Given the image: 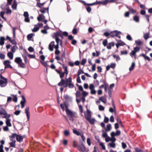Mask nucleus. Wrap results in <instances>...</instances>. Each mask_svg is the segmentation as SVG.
Masks as SVG:
<instances>
[{
	"label": "nucleus",
	"mask_w": 152,
	"mask_h": 152,
	"mask_svg": "<svg viewBox=\"0 0 152 152\" xmlns=\"http://www.w3.org/2000/svg\"><path fill=\"white\" fill-rule=\"evenodd\" d=\"M134 20L136 22H139V18L137 16L135 15L133 17Z\"/></svg>",
	"instance_id": "nucleus-32"
},
{
	"label": "nucleus",
	"mask_w": 152,
	"mask_h": 152,
	"mask_svg": "<svg viewBox=\"0 0 152 152\" xmlns=\"http://www.w3.org/2000/svg\"><path fill=\"white\" fill-rule=\"evenodd\" d=\"M99 145L100 146L102 147V148L104 150L105 149V147L104 145V144L103 142H100L99 143Z\"/></svg>",
	"instance_id": "nucleus-42"
},
{
	"label": "nucleus",
	"mask_w": 152,
	"mask_h": 152,
	"mask_svg": "<svg viewBox=\"0 0 152 152\" xmlns=\"http://www.w3.org/2000/svg\"><path fill=\"white\" fill-rule=\"evenodd\" d=\"M65 83V81L63 79H62L61 81L58 84V85L60 86L64 85Z\"/></svg>",
	"instance_id": "nucleus-30"
},
{
	"label": "nucleus",
	"mask_w": 152,
	"mask_h": 152,
	"mask_svg": "<svg viewBox=\"0 0 152 152\" xmlns=\"http://www.w3.org/2000/svg\"><path fill=\"white\" fill-rule=\"evenodd\" d=\"M17 3L15 1H14L13 3V4L12 5V8L13 9H14V10H16V8H17Z\"/></svg>",
	"instance_id": "nucleus-34"
},
{
	"label": "nucleus",
	"mask_w": 152,
	"mask_h": 152,
	"mask_svg": "<svg viewBox=\"0 0 152 152\" xmlns=\"http://www.w3.org/2000/svg\"><path fill=\"white\" fill-rule=\"evenodd\" d=\"M33 36V34H28L27 37L28 39L29 40H30L31 39L32 37Z\"/></svg>",
	"instance_id": "nucleus-43"
},
{
	"label": "nucleus",
	"mask_w": 152,
	"mask_h": 152,
	"mask_svg": "<svg viewBox=\"0 0 152 152\" xmlns=\"http://www.w3.org/2000/svg\"><path fill=\"white\" fill-rule=\"evenodd\" d=\"M11 95L13 97V100L15 102H17L18 100V98L17 97V96L15 95L11 94Z\"/></svg>",
	"instance_id": "nucleus-38"
},
{
	"label": "nucleus",
	"mask_w": 152,
	"mask_h": 152,
	"mask_svg": "<svg viewBox=\"0 0 152 152\" xmlns=\"http://www.w3.org/2000/svg\"><path fill=\"white\" fill-rule=\"evenodd\" d=\"M91 124H94L95 122L96 121V120L95 118H90L87 120Z\"/></svg>",
	"instance_id": "nucleus-21"
},
{
	"label": "nucleus",
	"mask_w": 152,
	"mask_h": 152,
	"mask_svg": "<svg viewBox=\"0 0 152 152\" xmlns=\"http://www.w3.org/2000/svg\"><path fill=\"white\" fill-rule=\"evenodd\" d=\"M99 100L104 104H105L106 102V98L104 96L100 97L99 98Z\"/></svg>",
	"instance_id": "nucleus-29"
},
{
	"label": "nucleus",
	"mask_w": 152,
	"mask_h": 152,
	"mask_svg": "<svg viewBox=\"0 0 152 152\" xmlns=\"http://www.w3.org/2000/svg\"><path fill=\"white\" fill-rule=\"evenodd\" d=\"M107 39H105L103 40L102 42V44L105 47L107 45Z\"/></svg>",
	"instance_id": "nucleus-58"
},
{
	"label": "nucleus",
	"mask_w": 152,
	"mask_h": 152,
	"mask_svg": "<svg viewBox=\"0 0 152 152\" xmlns=\"http://www.w3.org/2000/svg\"><path fill=\"white\" fill-rule=\"evenodd\" d=\"M112 129L111 125L110 124H108L106 126V127H105V129L106 132H109Z\"/></svg>",
	"instance_id": "nucleus-19"
},
{
	"label": "nucleus",
	"mask_w": 152,
	"mask_h": 152,
	"mask_svg": "<svg viewBox=\"0 0 152 152\" xmlns=\"http://www.w3.org/2000/svg\"><path fill=\"white\" fill-rule=\"evenodd\" d=\"M114 43L113 42L109 43L107 44V48L108 49H111V46H114Z\"/></svg>",
	"instance_id": "nucleus-22"
},
{
	"label": "nucleus",
	"mask_w": 152,
	"mask_h": 152,
	"mask_svg": "<svg viewBox=\"0 0 152 152\" xmlns=\"http://www.w3.org/2000/svg\"><path fill=\"white\" fill-rule=\"evenodd\" d=\"M105 141L106 142H109V141H114V140H113V139L112 137H111L110 138L109 136H108L105 138Z\"/></svg>",
	"instance_id": "nucleus-28"
},
{
	"label": "nucleus",
	"mask_w": 152,
	"mask_h": 152,
	"mask_svg": "<svg viewBox=\"0 0 152 152\" xmlns=\"http://www.w3.org/2000/svg\"><path fill=\"white\" fill-rule=\"evenodd\" d=\"M11 63L10 61L8 60H5L4 62V64L5 66V69L7 68H10L11 69H12V67L10 65Z\"/></svg>",
	"instance_id": "nucleus-9"
},
{
	"label": "nucleus",
	"mask_w": 152,
	"mask_h": 152,
	"mask_svg": "<svg viewBox=\"0 0 152 152\" xmlns=\"http://www.w3.org/2000/svg\"><path fill=\"white\" fill-rule=\"evenodd\" d=\"M15 142H12L10 143V146L13 147H15Z\"/></svg>",
	"instance_id": "nucleus-55"
},
{
	"label": "nucleus",
	"mask_w": 152,
	"mask_h": 152,
	"mask_svg": "<svg viewBox=\"0 0 152 152\" xmlns=\"http://www.w3.org/2000/svg\"><path fill=\"white\" fill-rule=\"evenodd\" d=\"M135 66V64L134 62H132L131 66L129 67V70L130 71H131L134 69Z\"/></svg>",
	"instance_id": "nucleus-33"
},
{
	"label": "nucleus",
	"mask_w": 152,
	"mask_h": 152,
	"mask_svg": "<svg viewBox=\"0 0 152 152\" xmlns=\"http://www.w3.org/2000/svg\"><path fill=\"white\" fill-rule=\"evenodd\" d=\"M96 65L95 64H92V71H94L96 70Z\"/></svg>",
	"instance_id": "nucleus-60"
},
{
	"label": "nucleus",
	"mask_w": 152,
	"mask_h": 152,
	"mask_svg": "<svg viewBox=\"0 0 152 152\" xmlns=\"http://www.w3.org/2000/svg\"><path fill=\"white\" fill-rule=\"evenodd\" d=\"M18 48L16 46H14L12 47L11 48V50L12 53H14L15 52L17 49Z\"/></svg>",
	"instance_id": "nucleus-31"
},
{
	"label": "nucleus",
	"mask_w": 152,
	"mask_h": 152,
	"mask_svg": "<svg viewBox=\"0 0 152 152\" xmlns=\"http://www.w3.org/2000/svg\"><path fill=\"white\" fill-rule=\"evenodd\" d=\"M40 62L42 65L45 67L47 68L48 66V65L47 64L46 62L44 61H40Z\"/></svg>",
	"instance_id": "nucleus-39"
},
{
	"label": "nucleus",
	"mask_w": 152,
	"mask_h": 152,
	"mask_svg": "<svg viewBox=\"0 0 152 152\" xmlns=\"http://www.w3.org/2000/svg\"><path fill=\"white\" fill-rule=\"evenodd\" d=\"M14 61L18 64V67H20L22 68H24L25 67V65L24 63L22 62V59L20 57H16L14 60Z\"/></svg>",
	"instance_id": "nucleus-1"
},
{
	"label": "nucleus",
	"mask_w": 152,
	"mask_h": 152,
	"mask_svg": "<svg viewBox=\"0 0 152 152\" xmlns=\"http://www.w3.org/2000/svg\"><path fill=\"white\" fill-rule=\"evenodd\" d=\"M113 57L114 58H116V61H119L121 59L120 57L118 56H116L115 55H113Z\"/></svg>",
	"instance_id": "nucleus-44"
},
{
	"label": "nucleus",
	"mask_w": 152,
	"mask_h": 152,
	"mask_svg": "<svg viewBox=\"0 0 152 152\" xmlns=\"http://www.w3.org/2000/svg\"><path fill=\"white\" fill-rule=\"evenodd\" d=\"M136 44L137 45H140L142 44V42L139 39L136 40L135 41Z\"/></svg>",
	"instance_id": "nucleus-40"
},
{
	"label": "nucleus",
	"mask_w": 152,
	"mask_h": 152,
	"mask_svg": "<svg viewBox=\"0 0 152 152\" xmlns=\"http://www.w3.org/2000/svg\"><path fill=\"white\" fill-rule=\"evenodd\" d=\"M121 133V132L119 130H117L115 133L114 132H112L110 134V135L111 137H113V139L115 141L116 139L115 138V136H118L120 135Z\"/></svg>",
	"instance_id": "nucleus-8"
},
{
	"label": "nucleus",
	"mask_w": 152,
	"mask_h": 152,
	"mask_svg": "<svg viewBox=\"0 0 152 152\" xmlns=\"http://www.w3.org/2000/svg\"><path fill=\"white\" fill-rule=\"evenodd\" d=\"M10 116V115H5L3 117V118H5L6 119V123L7 126L9 127H11L12 126V124L10 122L11 119L9 118Z\"/></svg>",
	"instance_id": "nucleus-2"
},
{
	"label": "nucleus",
	"mask_w": 152,
	"mask_h": 152,
	"mask_svg": "<svg viewBox=\"0 0 152 152\" xmlns=\"http://www.w3.org/2000/svg\"><path fill=\"white\" fill-rule=\"evenodd\" d=\"M55 40L56 42V46H58H58L59 43V39L57 37H56L55 38Z\"/></svg>",
	"instance_id": "nucleus-45"
},
{
	"label": "nucleus",
	"mask_w": 152,
	"mask_h": 152,
	"mask_svg": "<svg viewBox=\"0 0 152 152\" xmlns=\"http://www.w3.org/2000/svg\"><path fill=\"white\" fill-rule=\"evenodd\" d=\"M102 132H103V133L102 135V137L105 138L106 137L108 136L107 135V134L104 131H103V130L102 131Z\"/></svg>",
	"instance_id": "nucleus-49"
},
{
	"label": "nucleus",
	"mask_w": 152,
	"mask_h": 152,
	"mask_svg": "<svg viewBox=\"0 0 152 152\" xmlns=\"http://www.w3.org/2000/svg\"><path fill=\"white\" fill-rule=\"evenodd\" d=\"M109 66L111 68H114L116 64L115 63H112Z\"/></svg>",
	"instance_id": "nucleus-57"
},
{
	"label": "nucleus",
	"mask_w": 152,
	"mask_h": 152,
	"mask_svg": "<svg viewBox=\"0 0 152 152\" xmlns=\"http://www.w3.org/2000/svg\"><path fill=\"white\" fill-rule=\"evenodd\" d=\"M16 29V28H15V27L13 28V37L14 39H15V30Z\"/></svg>",
	"instance_id": "nucleus-48"
},
{
	"label": "nucleus",
	"mask_w": 152,
	"mask_h": 152,
	"mask_svg": "<svg viewBox=\"0 0 152 152\" xmlns=\"http://www.w3.org/2000/svg\"><path fill=\"white\" fill-rule=\"evenodd\" d=\"M108 2V0H105L102 2H99L98 3H97L96 4H101L103 5H106Z\"/></svg>",
	"instance_id": "nucleus-35"
},
{
	"label": "nucleus",
	"mask_w": 152,
	"mask_h": 152,
	"mask_svg": "<svg viewBox=\"0 0 152 152\" xmlns=\"http://www.w3.org/2000/svg\"><path fill=\"white\" fill-rule=\"evenodd\" d=\"M87 143L89 146H90L91 144V140L89 138H88L86 140Z\"/></svg>",
	"instance_id": "nucleus-47"
},
{
	"label": "nucleus",
	"mask_w": 152,
	"mask_h": 152,
	"mask_svg": "<svg viewBox=\"0 0 152 152\" xmlns=\"http://www.w3.org/2000/svg\"><path fill=\"white\" fill-rule=\"evenodd\" d=\"M84 114L85 118L86 120L91 117V112L88 109L86 112H84Z\"/></svg>",
	"instance_id": "nucleus-7"
},
{
	"label": "nucleus",
	"mask_w": 152,
	"mask_h": 152,
	"mask_svg": "<svg viewBox=\"0 0 152 152\" xmlns=\"http://www.w3.org/2000/svg\"><path fill=\"white\" fill-rule=\"evenodd\" d=\"M58 48L59 47L58 46H55V49H56L55 53L56 55H58L60 53V51L58 50Z\"/></svg>",
	"instance_id": "nucleus-26"
},
{
	"label": "nucleus",
	"mask_w": 152,
	"mask_h": 152,
	"mask_svg": "<svg viewBox=\"0 0 152 152\" xmlns=\"http://www.w3.org/2000/svg\"><path fill=\"white\" fill-rule=\"evenodd\" d=\"M12 97L10 96H8L7 98V102L6 104H7L8 102L11 101L12 100Z\"/></svg>",
	"instance_id": "nucleus-54"
},
{
	"label": "nucleus",
	"mask_w": 152,
	"mask_h": 152,
	"mask_svg": "<svg viewBox=\"0 0 152 152\" xmlns=\"http://www.w3.org/2000/svg\"><path fill=\"white\" fill-rule=\"evenodd\" d=\"M129 9V11L132 13H134L135 12V11L132 8H130V7H127Z\"/></svg>",
	"instance_id": "nucleus-53"
},
{
	"label": "nucleus",
	"mask_w": 152,
	"mask_h": 152,
	"mask_svg": "<svg viewBox=\"0 0 152 152\" xmlns=\"http://www.w3.org/2000/svg\"><path fill=\"white\" fill-rule=\"evenodd\" d=\"M78 149L79 151L83 152H85L86 151V147L83 144L78 147Z\"/></svg>",
	"instance_id": "nucleus-14"
},
{
	"label": "nucleus",
	"mask_w": 152,
	"mask_h": 152,
	"mask_svg": "<svg viewBox=\"0 0 152 152\" xmlns=\"http://www.w3.org/2000/svg\"><path fill=\"white\" fill-rule=\"evenodd\" d=\"M73 132L74 133L76 134L77 135H81L80 132H79L77 131L75 129L73 130Z\"/></svg>",
	"instance_id": "nucleus-41"
},
{
	"label": "nucleus",
	"mask_w": 152,
	"mask_h": 152,
	"mask_svg": "<svg viewBox=\"0 0 152 152\" xmlns=\"http://www.w3.org/2000/svg\"><path fill=\"white\" fill-rule=\"evenodd\" d=\"M8 126H6L3 127V129L4 131H8L9 130Z\"/></svg>",
	"instance_id": "nucleus-61"
},
{
	"label": "nucleus",
	"mask_w": 152,
	"mask_h": 152,
	"mask_svg": "<svg viewBox=\"0 0 152 152\" xmlns=\"http://www.w3.org/2000/svg\"><path fill=\"white\" fill-rule=\"evenodd\" d=\"M8 57L11 60H12L13 58V53L11 52H9L7 54Z\"/></svg>",
	"instance_id": "nucleus-24"
},
{
	"label": "nucleus",
	"mask_w": 152,
	"mask_h": 152,
	"mask_svg": "<svg viewBox=\"0 0 152 152\" xmlns=\"http://www.w3.org/2000/svg\"><path fill=\"white\" fill-rule=\"evenodd\" d=\"M83 91V92L82 93V96L83 97H85V96H87L88 94V92H87L86 91Z\"/></svg>",
	"instance_id": "nucleus-46"
},
{
	"label": "nucleus",
	"mask_w": 152,
	"mask_h": 152,
	"mask_svg": "<svg viewBox=\"0 0 152 152\" xmlns=\"http://www.w3.org/2000/svg\"><path fill=\"white\" fill-rule=\"evenodd\" d=\"M45 18V17L43 15H39V16L37 18V20L39 21H42Z\"/></svg>",
	"instance_id": "nucleus-18"
},
{
	"label": "nucleus",
	"mask_w": 152,
	"mask_h": 152,
	"mask_svg": "<svg viewBox=\"0 0 152 152\" xmlns=\"http://www.w3.org/2000/svg\"><path fill=\"white\" fill-rule=\"evenodd\" d=\"M4 115L5 116L9 114L7 113L6 111L4 108L0 106V115Z\"/></svg>",
	"instance_id": "nucleus-12"
},
{
	"label": "nucleus",
	"mask_w": 152,
	"mask_h": 152,
	"mask_svg": "<svg viewBox=\"0 0 152 152\" xmlns=\"http://www.w3.org/2000/svg\"><path fill=\"white\" fill-rule=\"evenodd\" d=\"M55 42H54L52 41L49 44L48 48L50 51H53V48H55V47L56 45V44H55Z\"/></svg>",
	"instance_id": "nucleus-11"
},
{
	"label": "nucleus",
	"mask_w": 152,
	"mask_h": 152,
	"mask_svg": "<svg viewBox=\"0 0 152 152\" xmlns=\"http://www.w3.org/2000/svg\"><path fill=\"white\" fill-rule=\"evenodd\" d=\"M37 6L38 7H39L41 9L42 8V7L43 6V5L45 4V3H40L39 2L40 1H37Z\"/></svg>",
	"instance_id": "nucleus-27"
},
{
	"label": "nucleus",
	"mask_w": 152,
	"mask_h": 152,
	"mask_svg": "<svg viewBox=\"0 0 152 152\" xmlns=\"http://www.w3.org/2000/svg\"><path fill=\"white\" fill-rule=\"evenodd\" d=\"M140 49V48L139 47H135L134 48V51L136 53Z\"/></svg>",
	"instance_id": "nucleus-63"
},
{
	"label": "nucleus",
	"mask_w": 152,
	"mask_h": 152,
	"mask_svg": "<svg viewBox=\"0 0 152 152\" xmlns=\"http://www.w3.org/2000/svg\"><path fill=\"white\" fill-rule=\"evenodd\" d=\"M97 71L98 72H99V73H101L102 72V69L101 66H97Z\"/></svg>",
	"instance_id": "nucleus-51"
},
{
	"label": "nucleus",
	"mask_w": 152,
	"mask_h": 152,
	"mask_svg": "<svg viewBox=\"0 0 152 152\" xmlns=\"http://www.w3.org/2000/svg\"><path fill=\"white\" fill-rule=\"evenodd\" d=\"M84 72L82 70L80 69L78 71V73L77 74V76H79V75L81 74H84Z\"/></svg>",
	"instance_id": "nucleus-50"
},
{
	"label": "nucleus",
	"mask_w": 152,
	"mask_h": 152,
	"mask_svg": "<svg viewBox=\"0 0 152 152\" xmlns=\"http://www.w3.org/2000/svg\"><path fill=\"white\" fill-rule=\"evenodd\" d=\"M89 88L90 90V93L91 94L95 95L96 93V91L95 89V86L93 84L89 85Z\"/></svg>",
	"instance_id": "nucleus-6"
},
{
	"label": "nucleus",
	"mask_w": 152,
	"mask_h": 152,
	"mask_svg": "<svg viewBox=\"0 0 152 152\" xmlns=\"http://www.w3.org/2000/svg\"><path fill=\"white\" fill-rule=\"evenodd\" d=\"M99 110L100 111H103L104 110V108L102 105H99Z\"/></svg>",
	"instance_id": "nucleus-59"
},
{
	"label": "nucleus",
	"mask_w": 152,
	"mask_h": 152,
	"mask_svg": "<svg viewBox=\"0 0 152 152\" xmlns=\"http://www.w3.org/2000/svg\"><path fill=\"white\" fill-rule=\"evenodd\" d=\"M66 112L68 116L70 117V120H72V118H71V117H74L75 116V113L72 111L69 110L68 109H66Z\"/></svg>",
	"instance_id": "nucleus-5"
},
{
	"label": "nucleus",
	"mask_w": 152,
	"mask_h": 152,
	"mask_svg": "<svg viewBox=\"0 0 152 152\" xmlns=\"http://www.w3.org/2000/svg\"><path fill=\"white\" fill-rule=\"evenodd\" d=\"M136 53L134 50H132L130 53V55L132 57L133 56H135Z\"/></svg>",
	"instance_id": "nucleus-56"
},
{
	"label": "nucleus",
	"mask_w": 152,
	"mask_h": 152,
	"mask_svg": "<svg viewBox=\"0 0 152 152\" xmlns=\"http://www.w3.org/2000/svg\"><path fill=\"white\" fill-rule=\"evenodd\" d=\"M16 139L17 141L18 142H20L23 140V138L22 136L19 135H17V136L16 137Z\"/></svg>",
	"instance_id": "nucleus-36"
},
{
	"label": "nucleus",
	"mask_w": 152,
	"mask_h": 152,
	"mask_svg": "<svg viewBox=\"0 0 152 152\" xmlns=\"http://www.w3.org/2000/svg\"><path fill=\"white\" fill-rule=\"evenodd\" d=\"M5 40V39L4 37H0V45H3L4 43V41Z\"/></svg>",
	"instance_id": "nucleus-25"
},
{
	"label": "nucleus",
	"mask_w": 152,
	"mask_h": 152,
	"mask_svg": "<svg viewBox=\"0 0 152 152\" xmlns=\"http://www.w3.org/2000/svg\"><path fill=\"white\" fill-rule=\"evenodd\" d=\"M60 106L61 108L63 110V111H64L65 110V107L66 109H67V106L66 104V102H65L64 104H60Z\"/></svg>",
	"instance_id": "nucleus-20"
},
{
	"label": "nucleus",
	"mask_w": 152,
	"mask_h": 152,
	"mask_svg": "<svg viewBox=\"0 0 152 152\" xmlns=\"http://www.w3.org/2000/svg\"><path fill=\"white\" fill-rule=\"evenodd\" d=\"M72 79L71 77H69L66 80V83L67 84L71 83L72 82Z\"/></svg>",
	"instance_id": "nucleus-52"
},
{
	"label": "nucleus",
	"mask_w": 152,
	"mask_h": 152,
	"mask_svg": "<svg viewBox=\"0 0 152 152\" xmlns=\"http://www.w3.org/2000/svg\"><path fill=\"white\" fill-rule=\"evenodd\" d=\"M86 59H83L81 61V64L82 65H84L86 63Z\"/></svg>",
	"instance_id": "nucleus-62"
},
{
	"label": "nucleus",
	"mask_w": 152,
	"mask_h": 152,
	"mask_svg": "<svg viewBox=\"0 0 152 152\" xmlns=\"http://www.w3.org/2000/svg\"><path fill=\"white\" fill-rule=\"evenodd\" d=\"M25 112L26 115L27 117L28 120H29L30 118V113L29 112V108L28 107H27L26 108L25 110Z\"/></svg>",
	"instance_id": "nucleus-17"
},
{
	"label": "nucleus",
	"mask_w": 152,
	"mask_h": 152,
	"mask_svg": "<svg viewBox=\"0 0 152 152\" xmlns=\"http://www.w3.org/2000/svg\"><path fill=\"white\" fill-rule=\"evenodd\" d=\"M141 56L144 58L145 60H147L148 61H150V58L148 56H146L145 54H142Z\"/></svg>",
	"instance_id": "nucleus-37"
},
{
	"label": "nucleus",
	"mask_w": 152,
	"mask_h": 152,
	"mask_svg": "<svg viewBox=\"0 0 152 152\" xmlns=\"http://www.w3.org/2000/svg\"><path fill=\"white\" fill-rule=\"evenodd\" d=\"M121 32L117 31H115L110 32V36L111 37H116L119 38H121V36L118 35L119 34H121Z\"/></svg>",
	"instance_id": "nucleus-4"
},
{
	"label": "nucleus",
	"mask_w": 152,
	"mask_h": 152,
	"mask_svg": "<svg viewBox=\"0 0 152 152\" xmlns=\"http://www.w3.org/2000/svg\"><path fill=\"white\" fill-rule=\"evenodd\" d=\"M63 68L64 69L65 72H61L60 74V76L61 78H62L64 77L65 73L66 75L68 74L67 66H64Z\"/></svg>",
	"instance_id": "nucleus-10"
},
{
	"label": "nucleus",
	"mask_w": 152,
	"mask_h": 152,
	"mask_svg": "<svg viewBox=\"0 0 152 152\" xmlns=\"http://www.w3.org/2000/svg\"><path fill=\"white\" fill-rule=\"evenodd\" d=\"M64 135L66 136H68L69 134V132L67 130H65L64 132Z\"/></svg>",
	"instance_id": "nucleus-64"
},
{
	"label": "nucleus",
	"mask_w": 152,
	"mask_h": 152,
	"mask_svg": "<svg viewBox=\"0 0 152 152\" xmlns=\"http://www.w3.org/2000/svg\"><path fill=\"white\" fill-rule=\"evenodd\" d=\"M40 11L43 13H44L46 12H48V8H41L40 10Z\"/></svg>",
	"instance_id": "nucleus-23"
},
{
	"label": "nucleus",
	"mask_w": 152,
	"mask_h": 152,
	"mask_svg": "<svg viewBox=\"0 0 152 152\" xmlns=\"http://www.w3.org/2000/svg\"><path fill=\"white\" fill-rule=\"evenodd\" d=\"M21 97L22 100L20 102V104L21 105V107L23 108L24 107V104L26 102V100L24 96H23L22 95L21 96Z\"/></svg>",
	"instance_id": "nucleus-15"
},
{
	"label": "nucleus",
	"mask_w": 152,
	"mask_h": 152,
	"mask_svg": "<svg viewBox=\"0 0 152 152\" xmlns=\"http://www.w3.org/2000/svg\"><path fill=\"white\" fill-rule=\"evenodd\" d=\"M115 141H112L111 142L107 144L108 146H110L113 148H115L116 147V144L115 143Z\"/></svg>",
	"instance_id": "nucleus-16"
},
{
	"label": "nucleus",
	"mask_w": 152,
	"mask_h": 152,
	"mask_svg": "<svg viewBox=\"0 0 152 152\" xmlns=\"http://www.w3.org/2000/svg\"><path fill=\"white\" fill-rule=\"evenodd\" d=\"M43 26V24L41 23H39L35 25L34 28L32 29V31L33 32L37 31L39 28L42 27Z\"/></svg>",
	"instance_id": "nucleus-3"
},
{
	"label": "nucleus",
	"mask_w": 152,
	"mask_h": 152,
	"mask_svg": "<svg viewBox=\"0 0 152 152\" xmlns=\"http://www.w3.org/2000/svg\"><path fill=\"white\" fill-rule=\"evenodd\" d=\"M7 83V80L5 79V80H0V86L1 87H4L6 86Z\"/></svg>",
	"instance_id": "nucleus-13"
}]
</instances>
